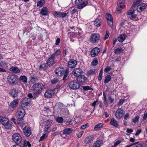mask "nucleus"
<instances>
[{
	"mask_svg": "<svg viewBox=\"0 0 147 147\" xmlns=\"http://www.w3.org/2000/svg\"><path fill=\"white\" fill-rule=\"evenodd\" d=\"M44 88V86L41 83H37L34 84L32 87V89L33 91L34 98H35L40 94Z\"/></svg>",
	"mask_w": 147,
	"mask_h": 147,
	"instance_id": "nucleus-1",
	"label": "nucleus"
},
{
	"mask_svg": "<svg viewBox=\"0 0 147 147\" xmlns=\"http://www.w3.org/2000/svg\"><path fill=\"white\" fill-rule=\"evenodd\" d=\"M9 120L6 117L4 116L0 117V122L6 129H11V125L9 123Z\"/></svg>",
	"mask_w": 147,
	"mask_h": 147,
	"instance_id": "nucleus-2",
	"label": "nucleus"
},
{
	"mask_svg": "<svg viewBox=\"0 0 147 147\" xmlns=\"http://www.w3.org/2000/svg\"><path fill=\"white\" fill-rule=\"evenodd\" d=\"M7 80L10 85H16L18 83V79L14 75H9L7 77Z\"/></svg>",
	"mask_w": 147,
	"mask_h": 147,
	"instance_id": "nucleus-3",
	"label": "nucleus"
},
{
	"mask_svg": "<svg viewBox=\"0 0 147 147\" xmlns=\"http://www.w3.org/2000/svg\"><path fill=\"white\" fill-rule=\"evenodd\" d=\"M68 86L71 89L76 90L80 88V85L76 81L72 80L70 81L68 83Z\"/></svg>",
	"mask_w": 147,
	"mask_h": 147,
	"instance_id": "nucleus-4",
	"label": "nucleus"
},
{
	"mask_svg": "<svg viewBox=\"0 0 147 147\" xmlns=\"http://www.w3.org/2000/svg\"><path fill=\"white\" fill-rule=\"evenodd\" d=\"M31 99L30 98H24L21 101V105L22 108L25 107L30 105Z\"/></svg>",
	"mask_w": 147,
	"mask_h": 147,
	"instance_id": "nucleus-5",
	"label": "nucleus"
},
{
	"mask_svg": "<svg viewBox=\"0 0 147 147\" xmlns=\"http://www.w3.org/2000/svg\"><path fill=\"white\" fill-rule=\"evenodd\" d=\"M17 114V119H19L23 118L25 115V111L23 108H19L18 110Z\"/></svg>",
	"mask_w": 147,
	"mask_h": 147,
	"instance_id": "nucleus-6",
	"label": "nucleus"
},
{
	"mask_svg": "<svg viewBox=\"0 0 147 147\" xmlns=\"http://www.w3.org/2000/svg\"><path fill=\"white\" fill-rule=\"evenodd\" d=\"M12 140L16 143L19 144L22 141L21 136L18 134H15L12 136Z\"/></svg>",
	"mask_w": 147,
	"mask_h": 147,
	"instance_id": "nucleus-7",
	"label": "nucleus"
},
{
	"mask_svg": "<svg viewBox=\"0 0 147 147\" xmlns=\"http://www.w3.org/2000/svg\"><path fill=\"white\" fill-rule=\"evenodd\" d=\"M83 73V70L79 67L75 68L72 72V74L76 77Z\"/></svg>",
	"mask_w": 147,
	"mask_h": 147,
	"instance_id": "nucleus-8",
	"label": "nucleus"
},
{
	"mask_svg": "<svg viewBox=\"0 0 147 147\" xmlns=\"http://www.w3.org/2000/svg\"><path fill=\"white\" fill-rule=\"evenodd\" d=\"M125 4V2L124 0H119L117 2V6L116 10L117 11H121L123 8Z\"/></svg>",
	"mask_w": 147,
	"mask_h": 147,
	"instance_id": "nucleus-9",
	"label": "nucleus"
},
{
	"mask_svg": "<svg viewBox=\"0 0 147 147\" xmlns=\"http://www.w3.org/2000/svg\"><path fill=\"white\" fill-rule=\"evenodd\" d=\"M54 55H51L47 61V64L48 65L52 66L55 63V58Z\"/></svg>",
	"mask_w": 147,
	"mask_h": 147,
	"instance_id": "nucleus-10",
	"label": "nucleus"
},
{
	"mask_svg": "<svg viewBox=\"0 0 147 147\" xmlns=\"http://www.w3.org/2000/svg\"><path fill=\"white\" fill-rule=\"evenodd\" d=\"M99 35L98 34H94L92 35L90 38V40L93 43L98 42L99 40Z\"/></svg>",
	"mask_w": 147,
	"mask_h": 147,
	"instance_id": "nucleus-11",
	"label": "nucleus"
},
{
	"mask_svg": "<svg viewBox=\"0 0 147 147\" xmlns=\"http://www.w3.org/2000/svg\"><path fill=\"white\" fill-rule=\"evenodd\" d=\"M65 69L61 67L57 68L55 70L56 74L58 76H61L64 73Z\"/></svg>",
	"mask_w": 147,
	"mask_h": 147,
	"instance_id": "nucleus-12",
	"label": "nucleus"
},
{
	"mask_svg": "<svg viewBox=\"0 0 147 147\" xmlns=\"http://www.w3.org/2000/svg\"><path fill=\"white\" fill-rule=\"evenodd\" d=\"M123 115V111L121 108H118L117 110L115 115L117 119H120Z\"/></svg>",
	"mask_w": 147,
	"mask_h": 147,
	"instance_id": "nucleus-13",
	"label": "nucleus"
},
{
	"mask_svg": "<svg viewBox=\"0 0 147 147\" xmlns=\"http://www.w3.org/2000/svg\"><path fill=\"white\" fill-rule=\"evenodd\" d=\"M55 94V92L53 90H48L44 94L45 97L46 98H51Z\"/></svg>",
	"mask_w": 147,
	"mask_h": 147,
	"instance_id": "nucleus-14",
	"label": "nucleus"
},
{
	"mask_svg": "<svg viewBox=\"0 0 147 147\" xmlns=\"http://www.w3.org/2000/svg\"><path fill=\"white\" fill-rule=\"evenodd\" d=\"M106 18L109 25L112 27L113 25V20L111 14L107 13L106 14Z\"/></svg>",
	"mask_w": 147,
	"mask_h": 147,
	"instance_id": "nucleus-15",
	"label": "nucleus"
},
{
	"mask_svg": "<svg viewBox=\"0 0 147 147\" xmlns=\"http://www.w3.org/2000/svg\"><path fill=\"white\" fill-rule=\"evenodd\" d=\"M23 131L24 135L26 137H29L31 134L30 129L28 127H25L23 129Z\"/></svg>",
	"mask_w": 147,
	"mask_h": 147,
	"instance_id": "nucleus-16",
	"label": "nucleus"
},
{
	"mask_svg": "<svg viewBox=\"0 0 147 147\" xmlns=\"http://www.w3.org/2000/svg\"><path fill=\"white\" fill-rule=\"evenodd\" d=\"M18 93V91L16 88H13L9 92V94L13 98H15L17 97Z\"/></svg>",
	"mask_w": 147,
	"mask_h": 147,
	"instance_id": "nucleus-17",
	"label": "nucleus"
},
{
	"mask_svg": "<svg viewBox=\"0 0 147 147\" xmlns=\"http://www.w3.org/2000/svg\"><path fill=\"white\" fill-rule=\"evenodd\" d=\"M100 52L99 49L97 47L94 48L90 52V54L92 57H95L97 56Z\"/></svg>",
	"mask_w": 147,
	"mask_h": 147,
	"instance_id": "nucleus-18",
	"label": "nucleus"
},
{
	"mask_svg": "<svg viewBox=\"0 0 147 147\" xmlns=\"http://www.w3.org/2000/svg\"><path fill=\"white\" fill-rule=\"evenodd\" d=\"M76 77V80L78 83H83L86 80V77L84 75L82 74Z\"/></svg>",
	"mask_w": 147,
	"mask_h": 147,
	"instance_id": "nucleus-19",
	"label": "nucleus"
},
{
	"mask_svg": "<svg viewBox=\"0 0 147 147\" xmlns=\"http://www.w3.org/2000/svg\"><path fill=\"white\" fill-rule=\"evenodd\" d=\"M146 5L144 3L140 4L137 7V11L139 12L143 11L146 9Z\"/></svg>",
	"mask_w": 147,
	"mask_h": 147,
	"instance_id": "nucleus-20",
	"label": "nucleus"
},
{
	"mask_svg": "<svg viewBox=\"0 0 147 147\" xmlns=\"http://www.w3.org/2000/svg\"><path fill=\"white\" fill-rule=\"evenodd\" d=\"M69 67L71 68L75 67L77 64V61L74 59H70L68 63Z\"/></svg>",
	"mask_w": 147,
	"mask_h": 147,
	"instance_id": "nucleus-21",
	"label": "nucleus"
},
{
	"mask_svg": "<svg viewBox=\"0 0 147 147\" xmlns=\"http://www.w3.org/2000/svg\"><path fill=\"white\" fill-rule=\"evenodd\" d=\"M19 100L16 99L13 100L10 104V106L12 108H15L17 106L19 102Z\"/></svg>",
	"mask_w": 147,
	"mask_h": 147,
	"instance_id": "nucleus-22",
	"label": "nucleus"
},
{
	"mask_svg": "<svg viewBox=\"0 0 147 147\" xmlns=\"http://www.w3.org/2000/svg\"><path fill=\"white\" fill-rule=\"evenodd\" d=\"M94 139L93 136H89L87 137L84 140V142L87 144H89Z\"/></svg>",
	"mask_w": 147,
	"mask_h": 147,
	"instance_id": "nucleus-23",
	"label": "nucleus"
},
{
	"mask_svg": "<svg viewBox=\"0 0 147 147\" xmlns=\"http://www.w3.org/2000/svg\"><path fill=\"white\" fill-rule=\"evenodd\" d=\"M103 144V141L101 140H97L94 143L93 147H100Z\"/></svg>",
	"mask_w": 147,
	"mask_h": 147,
	"instance_id": "nucleus-24",
	"label": "nucleus"
},
{
	"mask_svg": "<svg viewBox=\"0 0 147 147\" xmlns=\"http://www.w3.org/2000/svg\"><path fill=\"white\" fill-rule=\"evenodd\" d=\"M110 124L115 127H117L118 126V122L113 118L111 119Z\"/></svg>",
	"mask_w": 147,
	"mask_h": 147,
	"instance_id": "nucleus-25",
	"label": "nucleus"
},
{
	"mask_svg": "<svg viewBox=\"0 0 147 147\" xmlns=\"http://www.w3.org/2000/svg\"><path fill=\"white\" fill-rule=\"evenodd\" d=\"M92 22L95 26L98 27L100 26L101 21L100 19L98 18L95 20V21H93Z\"/></svg>",
	"mask_w": 147,
	"mask_h": 147,
	"instance_id": "nucleus-26",
	"label": "nucleus"
},
{
	"mask_svg": "<svg viewBox=\"0 0 147 147\" xmlns=\"http://www.w3.org/2000/svg\"><path fill=\"white\" fill-rule=\"evenodd\" d=\"M48 13V9L46 7H43L41 10L40 13L43 16L47 15Z\"/></svg>",
	"mask_w": 147,
	"mask_h": 147,
	"instance_id": "nucleus-27",
	"label": "nucleus"
},
{
	"mask_svg": "<svg viewBox=\"0 0 147 147\" xmlns=\"http://www.w3.org/2000/svg\"><path fill=\"white\" fill-rule=\"evenodd\" d=\"M72 131V129L71 128H66L63 130V133L65 135H69Z\"/></svg>",
	"mask_w": 147,
	"mask_h": 147,
	"instance_id": "nucleus-28",
	"label": "nucleus"
},
{
	"mask_svg": "<svg viewBox=\"0 0 147 147\" xmlns=\"http://www.w3.org/2000/svg\"><path fill=\"white\" fill-rule=\"evenodd\" d=\"M126 36L125 34H122L120 35L118 38V40L121 42H122L126 39Z\"/></svg>",
	"mask_w": 147,
	"mask_h": 147,
	"instance_id": "nucleus-29",
	"label": "nucleus"
},
{
	"mask_svg": "<svg viewBox=\"0 0 147 147\" xmlns=\"http://www.w3.org/2000/svg\"><path fill=\"white\" fill-rule=\"evenodd\" d=\"M9 70L11 71L14 73H18L20 72V70L18 68L16 67H12L10 68Z\"/></svg>",
	"mask_w": 147,
	"mask_h": 147,
	"instance_id": "nucleus-30",
	"label": "nucleus"
},
{
	"mask_svg": "<svg viewBox=\"0 0 147 147\" xmlns=\"http://www.w3.org/2000/svg\"><path fill=\"white\" fill-rule=\"evenodd\" d=\"M88 3V2L87 1L83 2V3H80L78 5V8L79 9H82L85 7L87 6Z\"/></svg>",
	"mask_w": 147,
	"mask_h": 147,
	"instance_id": "nucleus-31",
	"label": "nucleus"
},
{
	"mask_svg": "<svg viewBox=\"0 0 147 147\" xmlns=\"http://www.w3.org/2000/svg\"><path fill=\"white\" fill-rule=\"evenodd\" d=\"M17 119V122L16 124H18L21 127H22L24 126V123L23 121V118H22L21 119Z\"/></svg>",
	"mask_w": 147,
	"mask_h": 147,
	"instance_id": "nucleus-32",
	"label": "nucleus"
},
{
	"mask_svg": "<svg viewBox=\"0 0 147 147\" xmlns=\"http://www.w3.org/2000/svg\"><path fill=\"white\" fill-rule=\"evenodd\" d=\"M46 124L45 126L44 129L45 131H47L49 127L51 126V120L50 121L48 120H46L45 121Z\"/></svg>",
	"mask_w": 147,
	"mask_h": 147,
	"instance_id": "nucleus-33",
	"label": "nucleus"
},
{
	"mask_svg": "<svg viewBox=\"0 0 147 147\" xmlns=\"http://www.w3.org/2000/svg\"><path fill=\"white\" fill-rule=\"evenodd\" d=\"M45 3V1L44 0H40L38 2L37 6L39 7H41L43 6Z\"/></svg>",
	"mask_w": 147,
	"mask_h": 147,
	"instance_id": "nucleus-34",
	"label": "nucleus"
},
{
	"mask_svg": "<svg viewBox=\"0 0 147 147\" xmlns=\"http://www.w3.org/2000/svg\"><path fill=\"white\" fill-rule=\"evenodd\" d=\"M111 77L110 75H108L105 77L104 80V83L105 84L107 83L111 80Z\"/></svg>",
	"mask_w": 147,
	"mask_h": 147,
	"instance_id": "nucleus-35",
	"label": "nucleus"
},
{
	"mask_svg": "<svg viewBox=\"0 0 147 147\" xmlns=\"http://www.w3.org/2000/svg\"><path fill=\"white\" fill-rule=\"evenodd\" d=\"M19 80L21 82L24 83H26L27 82V78L25 76H21L19 78Z\"/></svg>",
	"mask_w": 147,
	"mask_h": 147,
	"instance_id": "nucleus-36",
	"label": "nucleus"
},
{
	"mask_svg": "<svg viewBox=\"0 0 147 147\" xmlns=\"http://www.w3.org/2000/svg\"><path fill=\"white\" fill-rule=\"evenodd\" d=\"M129 146H133V147H143L142 145L139 142H136Z\"/></svg>",
	"mask_w": 147,
	"mask_h": 147,
	"instance_id": "nucleus-37",
	"label": "nucleus"
},
{
	"mask_svg": "<svg viewBox=\"0 0 147 147\" xmlns=\"http://www.w3.org/2000/svg\"><path fill=\"white\" fill-rule=\"evenodd\" d=\"M103 124L102 123H99L96 125L94 127V129L95 130H97L101 128L103 126Z\"/></svg>",
	"mask_w": 147,
	"mask_h": 147,
	"instance_id": "nucleus-38",
	"label": "nucleus"
},
{
	"mask_svg": "<svg viewBox=\"0 0 147 147\" xmlns=\"http://www.w3.org/2000/svg\"><path fill=\"white\" fill-rule=\"evenodd\" d=\"M123 51L122 48L121 47H119L117 48L114 51V52L115 54H118L121 53Z\"/></svg>",
	"mask_w": 147,
	"mask_h": 147,
	"instance_id": "nucleus-39",
	"label": "nucleus"
},
{
	"mask_svg": "<svg viewBox=\"0 0 147 147\" xmlns=\"http://www.w3.org/2000/svg\"><path fill=\"white\" fill-rule=\"evenodd\" d=\"M39 69L41 70H45L47 68V66L45 64H41L39 66Z\"/></svg>",
	"mask_w": 147,
	"mask_h": 147,
	"instance_id": "nucleus-40",
	"label": "nucleus"
},
{
	"mask_svg": "<svg viewBox=\"0 0 147 147\" xmlns=\"http://www.w3.org/2000/svg\"><path fill=\"white\" fill-rule=\"evenodd\" d=\"M135 11V9H133L130 8V9L127 11V14L128 15H131L134 13Z\"/></svg>",
	"mask_w": 147,
	"mask_h": 147,
	"instance_id": "nucleus-41",
	"label": "nucleus"
},
{
	"mask_svg": "<svg viewBox=\"0 0 147 147\" xmlns=\"http://www.w3.org/2000/svg\"><path fill=\"white\" fill-rule=\"evenodd\" d=\"M95 69H91L87 72V74L88 76L93 75L95 74Z\"/></svg>",
	"mask_w": 147,
	"mask_h": 147,
	"instance_id": "nucleus-42",
	"label": "nucleus"
},
{
	"mask_svg": "<svg viewBox=\"0 0 147 147\" xmlns=\"http://www.w3.org/2000/svg\"><path fill=\"white\" fill-rule=\"evenodd\" d=\"M69 69H67L65 70V71L64 74V75L63 76V80L65 81L66 80V78L67 77L68 74L69 73Z\"/></svg>",
	"mask_w": 147,
	"mask_h": 147,
	"instance_id": "nucleus-43",
	"label": "nucleus"
},
{
	"mask_svg": "<svg viewBox=\"0 0 147 147\" xmlns=\"http://www.w3.org/2000/svg\"><path fill=\"white\" fill-rule=\"evenodd\" d=\"M98 63V61L96 58H95L93 59L91 63L92 65L94 66H96Z\"/></svg>",
	"mask_w": 147,
	"mask_h": 147,
	"instance_id": "nucleus-44",
	"label": "nucleus"
},
{
	"mask_svg": "<svg viewBox=\"0 0 147 147\" xmlns=\"http://www.w3.org/2000/svg\"><path fill=\"white\" fill-rule=\"evenodd\" d=\"M56 120L57 122L61 123L63 121V119L61 117H58L56 118Z\"/></svg>",
	"mask_w": 147,
	"mask_h": 147,
	"instance_id": "nucleus-45",
	"label": "nucleus"
},
{
	"mask_svg": "<svg viewBox=\"0 0 147 147\" xmlns=\"http://www.w3.org/2000/svg\"><path fill=\"white\" fill-rule=\"evenodd\" d=\"M103 102L104 103L105 105L106 106V107H107V101L106 100V95L105 93H103Z\"/></svg>",
	"mask_w": 147,
	"mask_h": 147,
	"instance_id": "nucleus-46",
	"label": "nucleus"
},
{
	"mask_svg": "<svg viewBox=\"0 0 147 147\" xmlns=\"http://www.w3.org/2000/svg\"><path fill=\"white\" fill-rule=\"evenodd\" d=\"M38 79L36 76L34 75L31 76V80L32 82H35L37 81Z\"/></svg>",
	"mask_w": 147,
	"mask_h": 147,
	"instance_id": "nucleus-47",
	"label": "nucleus"
},
{
	"mask_svg": "<svg viewBox=\"0 0 147 147\" xmlns=\"http://www.w3.org/2000/svg\"><path fill=\"white\" fill-rule=\"evenodd\" d=\"M70 13L72 15L74 14H78L77 9L76 8H74L71 11Z\"/></svg>",
	"mask_w": 147,
	"mask_h": 147,
	"instance_id": "nucleus-48",
	"label": "nucleus"
},
{
	"mask_svg": "<svg viewBox=\"0 0 147 147\" xmlns=\"http://www.w3.org/2000/svg\"><path fill=\"white\" fill-rule=\"evenodd\" d=\"M60 53L61 52L60 50H57L55 52L54 54H53L51 55H54V57L55 58L56 56L59 55L60 54Z\"/></svg>",
	"mask_w": 147,
	"mask_h": 147,
	"instance_id": "nucleus-49",
	"label": "nucleus"
},
{
	"mask_svg": "<svg viewBox=\"0 0 147 147\" xmlns=\"http://www.w3.org/2000/svg\"><path fill=\"white\" fill-rule=\"evenodd\" d=\"M83 89L85 90H92V88L88 86H84L82 87Z\"/></svg>",
	"mask_w": 147,
	"mask_h": 147,
	"instance_id": "nucleus-50",
	"label": "nucleus"
},
{
	"mask_svg": "<svg viewBox=\"0 0 147 147\" xmlns=\"http://www.w3.org/2000/svg\"><path fill=\"white\" fill-rule=\"evenodd\" d=\"M68 15V12L65 13V12H61V17L64 18L65 17Z\"/></svg>",
	"mask_w": 147,
	"mask_h": 147,
	"instance_id": "nucleus-51",
	"label": "nucleus"
},
{
	"mask_svg": "<svg viewBox=\"0 0 147 147\" xmlns=\"http://www.w3.org/2000/svg\"><path fill=\"white\" fill-rule=\"evenodd\" d=\"M139 4V3L137 1L134 2L131 7V8L135 9L136 6Z\"/></svg>",
	"mask_w": 147,
	"mask_h": 147,
	"instance_id": "nucleus-52",
	"label": "nucleus"
},
{
	"mask_svg": "<svg viewBox=\"0 0 147 147\" xmlns=\"http://www.w3.org/2000/svg\"><path fill=\"white\" fill-rule=\"evenodd\" d=\"M102 79V70L101 69L100 71L98 77V80L99 81H100Z\"/></svg>",
	"mask_w": 147,
	"mask_h": 147,
	"instance_id": "nucleus-53",
	"label": "nucleus"
},
{
	"mask_svg": "<svg viewBox=\"0 0 147 147\" xmlns=\"http://www.w3.org/2000/svg\"><path fill=\"white\" fill-rule=\"evenodd\" d=\"M47 137V136L45 134H43L42 136L40 137L39 141H42L45 139Z\"/></svg>",
	"mask_w": 147,
	"mask_h": 147,
	"instance_id": "nucleus-54",
	"label": "nucleus"
},
{
	"mask_svg": "<svg viewBox=\"0 0 147 147\" xmlns=\"http://www.w3.org/2000/svg\"><path fill=\"white\" fill-rule=\"evenodd\" d=\"M59 81V80L57 78H54L51 80V83L52 84H55L57 83Z\"/></svg>",
	"mask_w": 147,
	"mask_h": 147,
	"instance_id": "nucleus-55",
	"label": "nucleus"
},
{
	"mask_svg": "<svg viewBox=\"0 0 147 147\" xmlns=\"http://www.w3.org/2000/svg\"><path fill=\"white\" fill-rule=\"evenodd\" d=\"M139 117L138 116L136 117H134L132 120V121L134 123H136L137 122L139 119Z\"/></svg>",
	"mask_w": 147,
	"mask_h": 147,
	"instance_id": "nucleus-56",
	"label": "nucleus"
},
{
	"mask_svg": "<svg viewBox=\"0 0 147 147\" xmlns=\"http://www.w3.org/2000/svg\"><path fill=\"white\" fill-rule=\"evenodd\" d=\"M55 15L59 18H61V12H58L57 11H55L54 12Z\"/></svg>",
	"mask_w": 147,
	"mask_h": 147,
	"instance_id": "nucleus-57",
	"label": "nucleus"
},
{
	"mask_svg": "<svg viewBox=\"0 0 147 147\" xmlns=\"http://www.w3.org/2000/svg\"><path fill=\"white\" fill-rule=\"evenodd\" d=\"M106 33L104 37V39L105 40H106L109 37V33L108 32L107 30L106 31Z\"/></svg>",
	"mask_w": 147,
	"mask_h": 147,
	"instance_id": "nucleus-58",
	"label": "nucleus"
},
{
	"mask_svg": "<svg viewBox=\"0 0 147 147\" xmlns=\"http://www.w3.org/2000/svg\"><path fill=\"white\" fill-rule=\"evenodd\" d=\"M84 133L83 131L80 132L77 134V137L78 138H80L81 137Z\"/></svg>",
	"mask_w": 147,
	"mask_h": 147,
	"instance_id": "nucleus-59",
	"label": "nucleus"
},
{
	"mask_svg": "<svg viewBox=\"0 0 147 147\" xmlns=\"http://www.w3.org/2000/svg\"><path fill=\"white\" fill-rule=\"evenodd\" d=\"M111 69V66H108L105 69L104 71L105 72H107L109 71Z\"/></svg>",
	"mask_w": 147,
	"mask_h": 147,
	"instance_id": "nucleus-60",
	"label": "nucleus"
},
{
	"mask_svg": "<svg viewBox=\"0 0 147 147\" xmlns=\"http://www.w3.org/2000/svg\"><path fill=\"white\" fill-rule=\"evenodd\" d=\"M136 17V14H134L129 17V19L131 20H133L135 19Z\"/></svg>",
	"mask_w": 147,
	"mask_h": 147,
	"instance_id": "nucleus-61",
	"label": "nucleus"
},
{
	"mask_svg": "<svg viewBox=\"0 0 147 147\" xmlns=\"http://www.w3.org/2000/svg\"><path fill=\"white\" fill-rule=\"evenodd\" d=\"M142 130L141 129H139L138 130H137L136 131V133L135 135L136 136H138L142 132Z\"/></svg>",
	"mask_w": 147,
	"mask_h": 147,
	"instance_id": "nucleus-62",
	"label": "nucleus"
},
{
	"mask_svg": "<svg viewBox=\"0 0 147 147\" xmlns=\"http://www.w3.org/2000/svg\"><path fill=\"white\" fill-rule=\"evenodd\" d=\"M98 102V99H97L96 101H94L91 104L92 106L94 107H95L96 105V103Z\"/></svg>",
	"mask_w": 147,
	"mask_h": 147,
	"instance_id": "nucleus-63",
	"label": "nucleus"
},
{
	"mask_svg": "<svg viewBox=\"0 0 147 147\" xmlns=\"http://www.w3.org/2000/svg\"><path fill=\"white\" fill-rule=\"evenodd\" d=\"M121 142V140H118L114 143V146L115 147L116 146L120 144Z\"/></svg>",
	"mask_w": 147,
	"mask_h": 147,
	"instance_id": "nucleus-64",
	"label": "nucleus"
}]
</instances>
